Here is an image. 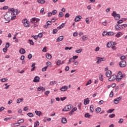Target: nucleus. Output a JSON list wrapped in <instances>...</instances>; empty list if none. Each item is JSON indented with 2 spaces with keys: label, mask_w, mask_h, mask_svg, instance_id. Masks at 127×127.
Here are the masks:
<instances>
[{
  "label": "nucleus",
  "mask_w": 127,
  "mask_h": 127,
  "mask_svg": "<svg viewBox=\"0 0 127 127\" xmlns=\"http://www.w3.org/2000/svg\"><path fill=\"white\" fill-rule=\"evenodd\" d=\"M8 47H9V43H6L5 45V48L7 49Z\"/></svg>",
  "instance_id": "obj_62"
},
{
  "label": "nucleus",
  "mask_w": 127,
  "mask_h": 127,
  "mask_svg": "<svg viewBox=\"0 0 127 127\" xmlns=\"http://www.w3.org/2000/svg\"><path fill=\"white\" fill-rule=\"evenodd\" d=\"M119 65L122 68H124L127 65V62H126V61H122L119 63Z\"/></svg>",
  "instance_id": "obj_7"
},
{
  "label": "nucleus",
  "mask_w": 127,
  "mask_h": 127,
  "mask_svg": "<svg viewBox=\"0 0 127 127\" xmlns=\"http://www.w3.org/2000/svg\"><path fill=\"white\" fill-rule=\"evenodd\" d=\"M83 50L82 49H79V50H76L75 52L76 53H81L82 52V51Z\"/></svg>",
  "instance_id": "obj_34"
},
{
  "label": "nucleus",
  "mask_w": 127,
  "mask_h": 127,
  "mask_svg": "<svg viewBox=\"0 0 127 127\" xmlns=\"http://www.w3.org/2000/svg\"><path fill=\"white\" fill-rule=\"evenodd\" d=\"M57 32H58V30L54 29L53 31V34H56V33H57Z\"/></svg>",
  "instance_id": "obj_48"
},
{
  "label": "nucleus",
  "mask_w": 127,
  "mask_h": 127,
  "mask_svg": "<svg viewBox=\"0 0 127 127\" xmlns=\"http://www.w3.org/2000/svg\"><path fill=\"white\" fill-rule=\"evenodd\" d=\"M18 123H20V124H22L23 123H24V119H21L18 120Z\"/></svg>",
  "instance_id": "obj_42"
},
{
  "label": "nucleus",
  "mask_w": 127,
  "mask_h": 127,
  "mask_svg": "<svg viewBox=\"0 0 127 127\" xmlns=\"http://www.w3.org/2000/svg\"><path fill=\"white\" fill-rule=\"evenodd\" d=\"M22 101V99L19 98V99H17L16 103H17V104H19V103H21Z\"/></svg>",
  "instance_id": "obj_35"
},
{
  "label": "nucleus",
  "mask_w": 127,
  "mask_h": 127,
  "mask_svg": "<svg viewBox=\"0 0 127 127\" xmlns=\"http://www.w3.org/2000/svg\"><path fill=\"white\" fill-rule=\"evenodd\" d=\"M121 100H122V96H120V97H118V98L115 99L114 100V104H119V103H120V101H121Z\"/></svg>",
  "instance_id": "obj_9"
},
{
  "label": "nucleus",
  "mask_w": 127,
  "mask_h": 127,
  "mask_svg": "<svg viewBox=\"0 0 127 127\" xmlns=\"http://www.w3.org/2000/svg\"><path fill=\"white\" fill-rule=\"evenodd\" d=\"M99 78L100 81H104V75H103L102 73H100L99 75Z\"/></svg>",
  "instance_id": "obj_16"
},
{
  "label": "nucleus",
  "mask_w": 127,
  "mask_h": 127,
  "mask_svg": "<svg viewBox=\"0 0 127 127\" xmlns=\"http://www.w3.org/2000/svg\"><path fill=\"white\" fill-rule=\"evenodd\" d=\"M65 26V24L62 23L61 25L57 27V29H62Z\"/></svg>",
  "instance_id": "obj_22"
},
{
  "label": "nucleus",
  "mask_w": 127,
  "mask_h": 127,
  "mask_svg": "<svg viewBox=\"0 0 127 127\" xmlns=\"http://www.w3.org/2000/svg\"><path fill=\"white\" fill-rule=\"evenodd\" d=\"M29 42H30L31 45H34V42H33V41L29 40Z\"/></svg>",
  "instance_id": "obj_50"
},
{
  "label": "nucleus",
  "mask_w": 127,
  "mask_h": 127,
  "mask_svg": "<svg viewBox=\"0 0 127 127\" xmlns=\"http://www.w3.org/2000/svg\"><path fill=\"white\" fill-rule=\"evenodd\" d=\"M114 117H116V115L114 114H112L109 115V118H110V119H113V118H114Z\"/></svg>",
  "instance_id": "obj_41"
},
{
  "label": "nucleus",
  "mask_w": 127,
  "mask_h": 127,
  "mask_svg": "<svg viewBox=\"0 0 127 127\" xmlns=\"http://www.w3.org/2000/svg\"><path fill=\"white\" fill-rule=\"evenodd\" d=\"M82 19V16L80 15L76 16L74 19V21H80V20Z\"/></svg>",
  "instance_id": "obj_13"
},
{
  "label": "nucleus",
  "mask_w": 127,
  "mask_h": 127,
  "mask_svg": "<svg viewBox=\"0 0 127 127\" xmlns=\"http://www.w3.org/2000/svg\"><path fill=\"white\" fill-rule=\"evenodd\" d=\"M96 59L97 60L96 62L97 64H100V63H102V61H106V58H105L97 57Z\"/></svg>",
  "instance_id": "obj_6"
},
{
  "label": "nucleus",
  "mask_w": 127,
  "mask_h": 127,
  "mask_svg": "<svg viewBox=\"0 0 127 127\" xmlns=\"http://www.w3.org/2000/svg\"><path fill=\"white\" fill-rule=\"evenodd\" d=\"M101 111H102V109L100 107H98L96 109V112L97 114H99V113H100Z\"/></svg>",
  "instance_id": "obj_28"
},
{
  "label": "nucleus",
  "mask_w": 127,
  "mask_h": 127,
  "mask_svg": "<svg viewBox=\"0 0 127 127\" xmlns=\"http://www.w3.org/2000/svg\"><path fill=\"white\" fill-rule=\"evenodd\" d=\"M116 79H117V75H113L109 78L108 80L110 82H113V81H115Z\"/></svg>",
  "instance_id": "obj_8"
},
{
  "label": "nucleus",
  "mask_w": 127,
  "mask_h": 127,
  "mask_svg": "<svg viewBox=\"0 0 127 127\" xmlns=\"http://www.w3.org/2000/svg\"><path fill=\"white\" fill-rule=\"evenodd\" d=\"M127 58L125 56H122L121 57L120 59L121 60H125Z\"/></svg>",
  "instance_id": "obj_55"
},
{
  "label": "nucleus",
  "mask_w": 127,
  "mask_h": 127,
  "mask_svg": "<svg viewBox=\"0 0 127 127\" xmlns=\"http://www.w3.org/2000/svg\"><path fill=\"white\" fill-rule=\"evenodd\" d=\"M112 16H114L115 20H119L120 19L121 16L119 14H117V12L115 11L112 14Z\"/></svg>",
  "instance_id": "obj_4"
},
{
  "label": "nucleus",
  "mask_w": 127,
  "mask_h": 127,
  "mask_svg": "<svg viewBox=\"0 0 127 127\" xmlns=\"http://www.w3.org/2000/svg\"><path fill=\"white\" fill-rule=\"evenodd\" d=\"M27 116H28V117H30V118H33V117H34V115L31 113H28Z\"/></svg>",
  "instance_id": "obj_33"
},
{
  "label": "nucleus",
  "mask_w": 127,
  "mask_h": 127,
  "mask_svg": "<svg viewBox=\"0 0 127 127\" xmlns=\"http://www.w3.org/2000/svg\"><path fill=\"white\" fill-rule=\"evenodd\" d=\"M113 111H115V109H109L107 111V113H108L109 114H111L113 113Z\"/></svg>",
  "instance_id": "obj_39"
},
{
  "label": "nucleus",
  "mask_w": 127,
  "mask_h": 127,
  "mask_svg": "<svg viewBox=\"0 0 127 127\" xmlns=\"http://www.w3.org/2000/svg\"><path fill=\"white\" fill-rule=\"evenodd\" d=\"M78 56H74L72 58V59H73V60H75L78 58Z\"/></svg>",
  "instance_id": "obj_63"
},
{
  "label": "nucleus",
  "mask_w": 127,
  "mask_h": 127,
  "mask_svg": "<svg viewBox=\"0 0 127 127\" xmlns=\"http://www.w3.org/2000/svg\"><path fill=\"white\" fill-rule=\"evenodd\" d=\"M11 127H19L20 126V123H14L11 124Z\"/></svg>",
  "instance_id": "obj_19"
},
{
  "label": "nucleus",
  "mask_w": 127,
  "mask_h": 127,
  "mask_svg": "<svg viewBox=\"0 0 127 127\" xmlns=\"http://www.w3.org/2000/svg\"><path fill=\"white\" fill-rule=\"evenodd\" d=\"M48 68V66H45L44 67L42 68V71L43 72H45L46 71L47 69Z\"/></svg>",
  "instance_id": "obj_45"
},
{
  "label": "nucleus",
  "mask_w": 127,
  "mask_h": 127,
  "mask_svg": "<svg viewBox=\"0 0 127 127\" xmlns=\"http://www.w3.org/2000/svg\"><path fill=\"white\" fill-rule=\"evenodd\" d=\"M62 124H67V119L66 118H63L62 119Z\"/></svg>",
  "instance_id": "obj_21"
},
{
  "label": "nucleus",
  "mask_w": 127,
  "mask_h": 127,
  "mask_svg": "<svg viewBox=\"0 0 127 127\" xmlns=\"http://www.w3.org/2000/svg\"><path fill=\"white\" fill-rule=\"evenodd\" d=\"M6 51H7V48H4L3 49V52L5 53V52H6Z\"/></svg>",
  "instance_id": "obj_64"
},
{
  "label": "nucleus",
  "mask_w": 127,
  "mask_h": 127,
  "mask_svg": "<svg viewBox=\"0 0 127 127\" xmlns=\"http://www.w3.org/2000/svg\"><path fill=\"white\" fill-rule=\"evenodd\" d=\"M123 123H124V119H121L119 121V124H123Z\"/></svg>",
  "instance_id": "obj_60"
},
{
  "label": "nucleus",
  "mask_w": 127,
  "mask_h": 127,
  "mask_svg": "<svg viewBox=\"0 0 127 127\" xmlns=\"http://www.w3.org/2000/svg\"><path fill=\"white\" fill-rule=\"evenodd\" d=\"M118 77H121V78H124V75L122 74V72L121 71H119L118 73Z\"/></svg>",
  "instance_id": "obj_25"
},
{
  "label": "nucleus",
  "mask_w": 127,
  "mask_h": 127,
  "mask_svg": "<svg viewBox=\"0 0 127 127\" xmlns=\"http://www.w3.org/2000/svg\"><path fill=\"white\" fill-rule=\"evenodd\" d=\"M56 13H57V10H53V11H52V14H53L54 15H55V14H56Z\"/></svg>",
  "instance_id": "obj_53"
},
{
  "label": "nucleus",
  "mask_w": 127,
  "mask_h": 127,
  "mask_svg": "<svg viewBox=\"0 0 127 127\" xmlns=\"http://www.w3.org/2000/svg\"><path fill=\"white\" fill-rule=\"evenodd\" d=\"M50 93V91L48 90L45 92V94L46 95V96H48V95H49Z\"/></svg>",
  "instance_id": "obj_59"
},
{
  "label": "nucleus",
  "mask_w": 127,
  "mask_h": 127,
  "mask_svg": "<svg viewBox=\"0 0 127 127\" xmlns=\"http://www.w3.org/2000/svg\"><path fill=\"white\" fill-rule=\"evenodd\" d=\"M105 75L107 77H111V75H112V71L111 70H108L106 72Z\"/></svg>",
  "instance_id": "obj_15"
},
{
  "label": "nucleus",
  "mask_w": 127,
  "mask_h": 127,
  "mask_svg": "<svg viewBox=\"0 0 127 127\" xmlns=\"http://www.w3.org/2000/svg\"><path fill=\"white\" fill-rule=\"evenodd\" d=\"M112 46V44H111V43L108 42L107 44V47H108V48H110V47H111Z\"/></svg>",
  "instance_id": "obj_51"
},
{
  "label": "nucleus",
  "mask_w": 127,
  "mask_h": 127,
  "mask_svg": "<svg viewBox=\"0 0 127 127\" xmlns=\"http://www.w3.org/2000/svg\"><path fill=\"white\" fill-rule=\"evenodd\" d=\"M35 113L36 115H37V116H41V115H42V113H41V112H40V111H36L35 112Z\"/></svg>",
  "instance_id": "obj_23"
},
{
  "label": "nucleus",
  "mask_w": 127,
  "mask_h": 127,
  "mask_svg": "<svg viewBox=\"0 0 127 127\" xmlns=\"http://www.w3.org/2000/svg\"><path fill=\"white\" fill-rule=\"evenodd\" d=\"M84 117L85 118H91V115L89 113H87L85 114Z\"/></svg>",
  "instance_id": "obj_30"
},
{
  "label": "nucleus",
  "mask_w": 127,
  "mask_h": 127,
  "mask_svg": "<svg viewBox=\"0 0 127 127\" xmlns=\"http://www.w3.org/2000/svg\"><path fill=\"white\" fill-rule=\"evenodd\" d=\"M63 16H64V13L62 12H60V13L59 14V17H63Z\"/></svg>",
  "instance_id": "obj_32"
},
{
  "label": "nucleus",
  "mask_w": 127,
  "mask_h": 127,
  "mask_svg": "<svg viewBox=\"0 0 127 127\" xmlns=\"http://www.w3.org/2000/svg\"><path fill=\"white\" fill-rule=\"evenodd\" d=\"M34 126L36 127H38L39 126V122L37 121L35 123Z\"/></svg>",
  "instance_id": "obj_43"
},
{
  "label": "nucleus",
  "mask_w": 127,
  "mask_h": 127,
  "mask_svg": "<svg viewBox=\"0 0 127 127\" xmlns=\"http://www.w3.org/2000/svg\"><path fill=\"white\" fill-rule=\"evenodd\" d=\"M114 32H109L108 33H107V35H109V36H112V35H114Z\"/></svg>",
  "instance_id": "obj_46"
},
{
  "label": "nucleus",
  "mask_w": 127,
  "mask_h": 127,
  "mask_svg": "<svg viewBox=\"0 0 127 127\" xmlns=\"http://www.w3.org/2000/svg\"><path fill=\"white\" fill-rule=\"evenodd\" d=\"M73 108V105H69L67 106H66L63 110L62 111H66V112H69V111H70V110H72Z\"/></svg>",
  "instance_id": "obj_3"
},
{
  "label": "nucleus",
  "mask_w": 127,
  "mask_h": 127,
  "mask_svg": "<svg viewBox=\"0 0 127 127\" xmlns=\"http://www.w3.org/2000/svg\"><path fill=\"white\" fill-rule=\"evenodd\" d=\"M87 38H88V37H87V36H82L83 41H86V40H87Z\"/></svg>",
  "instance_id": "obj_40"
},
{
  "label": "nucleus",
  "mask_w": 127,
  "mask_h": 127,
  "mask_svg": "<svg viewBox=\"0 0 127 127\" xmlns=\"http://www.w3.org/2000/svg\"><path fill=\"white\" fill-rule=\"evenodd\" d=\"M123 35V33L122 32H119L116 35V37H121V36Z\"/></svg>",
  "instance_id": "obj_27"
},
{
  "label": "nucleus",
  "mask_w": 127,
  "mask_h": 127,
  "mask_svg": "<svg viewBox=\"0 0 127 127\" xmlns=\"http://www.w3.org/2000/svg\"><path fill=\"white\" fill-rule=\"evenodd\" d=\"M102 24L104 26H106V25H108V21L105 20L104 22H102Z\"/></svg>",
  "instance_id": "obj_36"
},
{
  "label": "nucleus",
  "mask_w": 127,
  "mask_h": 127,
  "mask_svg": "<svg viewBox=\"0 0 127 127\" xmlns=\"http://www.w3.org/2000/svg\"><path fill=\"white\" fill-rule=\"evenodd\" d=\"M11 119H12L11 117L6 118L4 119V121H9V120H11Z\"/></svg>",
  "instance_id": "obj_54"
},
{
  "label": "nucleus",
  "mask_w": 127,
  "mask_h": 127,
  "mask_svg": "<svg viewBox=\"0 0 127 127\" xmlns=\"http://www.w3.org/2000/svg\"><path fill=\"white\" fill-rule=\"evenodd\" d=\"M122 79H123V78L122 77H118L117 78L116 77V81H117V82H120V81H121Z\"/></svg>",
  "instance_id": "obj_47"
},
{
  "label": "nucleus",
  "mask_w": 127,
  "mask_h": 127,
  "mask_svg": "<svg viewBox=\"0 0 127 127\" xmlns=\"http://www.w3.org/2000/svg\"><path fill=\"white\" fill-rule=\"evenodd\" d=\"M92 84V80H89L87 83L86 84L85 86H88V85H91Z\"/></svg>",
  "instance_id": "obj_37"
},
{
  "label": "nucleus",
  "mask_w": 127,
  "mask_h": 127,
  "mask_svg": "<svg viewBox=\"0 0 127 127\" xmlns=\"http://www.w3.org/2000/svg\"><path fill=\"white\" fill-rule=\"evenodd\" d=\"M60 64H61V60H59L57 62V65H58V66H59V65H60Z\"/></svg>",
  "instance_id": "obj_52"
},
{
  "label": "nucleus",
  "mask_w": 127,
  "mask_h": 127,
  "mask_svg": "<svg viewBox=\"0 0 127 127\" xmlns=\"http://www.w3.org/2000/svg\"><path fill=\"white\" fill-rule=\"evenodd\" d=\"M47 48V47H44L42 50L43 52H47V51L46 50Z\"/></svg>",
  "instance_id": "obj_58"
},
{
  "label": "nucleus",
  "mask_w": 127,
  "mask_h": 127,
  "mask_svg": "<svg viewBox=\"0 0 127 127\" xmlns=\"http://www.w3.org/2000/svg\"><path fill=\"white\" fill-rule=\"evenodd\" d=\"M64 38V36H61L58 38L57 39V41H58V42H60V41H62Z\"/></svg>",
  "instance_id": "obj_17"
},
{
  "label": "nucleus",
  "mask_w": 127,
  "mask_h": 127,
  "mask_svg": "<svg viewBox=\"0 0 127 127\" xmlns=\"http://www.w3.org/2000/svg\"><path fill=\"white\" fill-rule=\"evenodd\" d=\"M52 24V23L51 22V21H48L47 22V25H51Z\"/></svg>",
  "instance_id": "obj_61"
},
{
  "label": "nucleus",
  "mask_w": 127,
  "mask_h": 127,
  "mask_svg": "<svg viewBox=\"0 0 127 127\" xmlns=\"http://www.w3.org/2000/svg\"><path fill=\"white\" fill-rule=\"evenodd\" d=\"M89 103H90V99L88 98H87L86 99H85L84 100V104L85 106H86L87 105H88Z\"/></svg>",
  "instance_id": "obj_14"
},
{
  "label": "nucleus",
  "mask_w": 127,
  "mask_h": 127,
  "mask_svg": "<svg viewBox=\"0 0 127 127\" xmlns=\"http://www.w3.org/2000/svg\"><path fill=\"white\" fill-rule=\"evenodd\" d=\"M37 2H38L39 3L43 4L45 3V0H37Z\"/></svg>",
  "instance_id": "obj_26"
},
{
  "label": "nucleus",
  "mask_w": 127,
  "mask_h": 127,
  "mask_svg": "<svg viewBox=\"0 0 127 127\" xmlns=\"http://www.w3.org/2000/svg\"><path fill=\"white\" fill-rule=\"evenodd\" d=\"M121 27L122 28H126V27H127V24H124L122 25Z\"/></svg>",
  "instance_id": "obj_49"
},
{
  "label": "nucleus",
  "mask_w": 127,
  "mask_h": 127,
  "mask_svg": "<svg viewBox=\"0 0 127 127\" xmlns=\"http://www.w3.org/2000/svg\"><path fill=\"white\" fill-rule=\"evenodd\" d=\"M67 90H68V86H63L60 88V90L62 92H65V91H67Z\"/></svg>",
  "instance_id": "obj_12"
},
{
  "label": "nucleus",
  "mask_w": 127,
  "mask_h": 127,
  "mask_svg": "<svg viewBox=\"0 0 127 127\" xmlns=\"http://www.w3.org/2000/svg\"><path fill=\"white\" fill-rule=\"evenodd\" d=\"M46 57L47 59H51L52 58V56L49 53H47L46 54Z\"/></svg>",
  "instance_id": "obj_20"
},
{
  "label": "nucleus",
  "mask_w": 127,
  "mask_h": 127,
  "mask_svg": "<svg viewBox=\"0 0 127 127\" xmlns=\"http://www.w3.org/2000/svg\"><path fill=\"white\" fill-rule=\"evenodd\" d=\"M115 29L116 30H121V25H120V24H116V25H115Z\"/></svg>",
  "instance_id": "obj_18"
},
{
  "label": "nucleus",
  "mask_w": 127,
  "mask_h": 127,
  "mask_svg": "<svg viewBox=\"0 0 127 127\" xmlns=\"http://www.w3.org/2000/svg\"><path fill=\"white\" fill-rule=\"evenodd\" d=\"M72 48H73L72 47L69 48V47H65L64 48V50H71V49H72Z\"/></svg>",
  "instance_id": "obj_44"
},
{
  "label": "nucleus",
  "mask_w": 127,
  "mask_h": 127,
  "mask_svg": "<svg viewBox=\"0 0 127 127\" xmlns=\"http://www.w3.org/2000/svg\"><path fill=\"white\" fill-rule=\"evenodd\" d=\"M90 113H94V105L90 106Z\"/></svg>",
  "instance_id": "obj_29"
},
{
  "label": "nucleus",
  "mask_w": 127,
  "mask_h": 127,
  "mask_svg": "<svg viewBox=\"0 0 127 127\" xmlns=\"http://www.w3.org/2000/svg\"><path fill=\"white\" fill-rule=\"evenodd\" d=\"M19 53H20V54H24V53H25V50H24V49H21L19 50Z\"/></svg>",
  "instance_id": "obj_24"
},
{
  "label": "nucleus",
  "mask_w": 127,
  "mask_h": 127,
  "mask_svg": "<svg viewBox=\"0 0 127 127\" xmlns=\"http://www.w3.org/2000/svg\"><path fill=\"white\" fill-rule=\"evenodd\" d=\"M66 99H67L66 97H61V101H62V102H63V101H64V100H66Z\"/></svg>",
  "instance_id": "obj_56"
},
{
  "label": "nucleus",
  "mask_w": 127,
  "mask_h": 127,
  "mask_svg": "<svg viewBox=\"0 0 127 127\" xmlns=\"http://www.w3.org/2000/svg\"><path fill=\"white\" fill-rule=\"evenodd\" d=\"M40 80V77H39V76H36L34 77L33 80V82H34V83H38Z\"/></svg>",
  "instance_id": "obj_11"
},
{
  "label": "nucleus",
  "mask_w": 127,
  "mask_h": 127,
  "mask_svg": "<svg viewBox=\"0 0 127 127\" xmlns=\"http://www.w3.org/2000/svg\"><path fill=\"white\" fill-rule=\"evenodd\" d=\"M0 81L2 82H7V81H8V79L7 78H2L0 79Z\"/></svg>",
  "instance_id": "obj_31"
},
{
  "label": "nucleus",
  "mask_w": 127,
  "mask_h": 127,
  "mask_svg": "<svg viewBox=\"0 0 127 127\" xmlns=\"http://www.w3.org/2000/svg\"><path fill=\"white\" fill-rule=\"evenodd\" d=\"M99 105H103L104 104V101L103 100H100L98 102Z\"/></svg>",
  "instance_id": "obj_57"
},
{
  "label": "nucleus",
  "mask_w": 127,
  "mask_h": 127,
  "mask_svg": "<svg viewBox=\"0 0 127 127\" xmlns=\"http://www.w3.org/2000/svg\"><path fill=\"white\" fill-rule=\"evenodd\" d=\"M40 20V19L38 18H32L31 19V22H32L33 23H36V22H38V21H39Z\"/></svg>",
  "instance_id": "obj_10"
},
{
  "label": "nucleus",
  "mask_w": 127,
  "mask_h": 127,
  "mask_svg": "<svg viewBox=\"0 0 127 127\" xmlns=\"http://www.w3.org/2000/svg\"><path fill=\"white\" fill-rule=\"evenodd\" d=\"M9 11H11L10 12L11 13L12 16H16V15H17L18 13V10H14L13 8L9 9Z\"/></svg>",
  "instance_id": "obj_2"
},
{
  "label": "nucleus",
  "mask_w": 127,
  "mask_h": 127,
  "mask_svg": "<svg viewBox=\"0 0 127 127\" xmlns=\"http://www.w3.org/2000/svg\"><path fill=\"white\" fill-rule=\"evenodd\" d=\"M16 17V16H12L10 12H7L6 14L4 16V18L6 20L8 21V22H9L10 19L11 20H14V19H15Z\"/></svg>",
  "instance_id": "obj_1"
},
{
  "label": "nucleus",
  "mask_w": 127,
  "mask_h": 127,
  "mask_svg": "<svg viewBox=\"0 0 127 127\" xmlns=\"http://www.w3.org/2000/svg\"><path fill=\"white\" fill-rule=\"evenodd\" d=\"M22 23L25 27H29V22L27 19H24L22 20Z\"/></svg>",
  "instance_id": "obj_5"
},
{
  "label": "nucleus",
  "mask_w": 127,
  "mask_h": 127,
  "mask_svg": "<svg viewBox=\"0 0 127 127\" xmlns=\"http://www.w3.org/2000/svg\"><path fill=\"white\" fill-rule=\"evenodd\" d=\"M40 13H42V14H45V12H44V8L41 9Z\"/></svg>",
  "instance_id": "obj_38"
}]
</instances>
